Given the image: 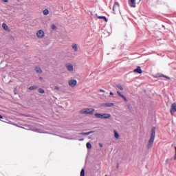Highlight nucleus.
<instances>
[{
	"label": "nucleus",
	"instance_id": "obj_1",
	"mask_svg": "<svg viewBox=\"0 0 176 176\" xmlns=\"http://www.w3.org/2000/svg\"><path fill=\"white\" fill-rule=\"evenodd\" d=\"M155 137H156V128L153 126L151 129V133L150 135V138L148 140V142L147 143V148L148 149H151L152 146H153V142H155Z\"/></svg>",
	"mask_w": 176,
	"mask_h": 176
},
{
	"label": "nucleus",
	"instance_id": "obj_2",
	"mask_svg": "<svg viewBox=\"0 0 176 176\" xmlns=\"http://www.w3.org/2000/svg\"><path fill=\"white\" fill-rule=\"evenodd\" d=\"M95 118L96 119H111L112 116L108 113H95Z\"/></svg>",
	"mask_w": 176,
	"mask_h": 176
},
{
	"label": "nucleus",
	"instance_id": "obj_3",
	"mask_svg": "<svg viewBox=\"0 0 176 176\" xmlns=\"http://www.w3.org/2000/svg\"><path fill=\"white\" fill-rule=\"evenodd\" d=\"M96 109L93 108H85L80 111L81 115H94Z\"/></svg>",
	"mask_w": 176,
	"mask_h": 176
},
{
	"label": "nucleus",
	"instance_id": "obj_4",
	"mask_svg": "<svg viewBox=\"0 0 176 176\" xmlns=\"http://www.w3.org/2000/svg\"><path fill=\"white\" fill-rule=\"evenodd\" d=\"M78 85V80L76 79L72 78L68 80V85L69 87H72L74 89V87H76V85Z\"/></svg>",
	"mask_w": 176,
	"mask_h": 176
},
{
	"label": "nucleus",
	"instance_id": "obj_5",
	"mask_svg": "<svg viewBox=\"0 0 176 176\" xmlns=\"http://www.w3.org/2000/svg\"><path fill=\"white\" fill-rule=\"evenodd\" d=\"M38 39H43L45 38V32L43 30H38L36 33Z\"/></svg>",
	"mask_w": 176,
	"mask_h": 176
},
{
	"label": "nucleus",
	"instance_id": "obj_6",
	"mask_svg": "<svg viewBox=\"0 0 176 176\" xmlns=\"http://www.w3.org/2000/svg\"><path fill=\"white\" fill-rule=\"evenodd\" d=\"M170 112L171 115H174V113H175V112H176V103H173V104H171Z\"/></svg>",
	"mask_w": 176,
	"mask_h": 176
},
{
	"label": "nucleus",
	"instance_id": "obj_7",
	"mask_svg": "<svg viewBox=\"0 0 176 176\" xmlns=\"http://www.w3.org/2000/svg\"><path fill=\"white\" fill-rule=\"evenodd\" d=\"M67 71H69V72H72V71H74V65H72V64L71 63H67L65 65Z\"/></svg>",
	"mask_w": 176,
	"mask_h": 176
},
{
	"label": "nucleus",
	"instance_id": "obj_8",
	"mask_svg": "<svg viewBox=\"0 0 176 176\" xmlns=\"http://www.w3.org/2000/svg\"><path fill=\"white\" fill-rule=\"evenodd\" d=\"M2 28L5 31H7V32H10V28H9V26L5 23H2Z\"/></svg>",
	"mask_w": 176,
	"mask_h": 176
},
{
	"label": "nucleus",
	"instance_id": "obj_9",
	"mask_svg": "<svg viewBox=\"0 0 176 176\" xmlns=\"http://www.w3.org/2000/svg\"><path fill=\"white\" fill-rule=\"evenodd\" d=\"M34 69L37 74H43V70H42V68L39 66H36Z\"/></svg>",
	"mask_w": 176,
	"mask_h": 176
},
{
	"label": "nucleus",
	"instance_id": "obj_10",
	"mask_svg": "<svg viewBox=\"0 0 176 176\" xmlns=\"http://www.w3.org/2000/svg\"><path fill=\"white\" fill-rule=\"evenodd\" d=\"M120 6L119 5V3H115L113 7V12H116V10H119Z\"/></svg>",
	"mask_w": 176,
	"mask_h": 176
},
{
	"label": "nucleus",
	"instance_id": "obj_11",
	"mask_svg": "<svg viewBox=\"0 0 176 176\" xmlns=\"http://www.w3.org/2000/svg\"><path fill=\"white\" fill-rule=\"evenodd\" d=\"M133 72H136V74H142V69H141V67L138 66L133 70Z\"/></svg>",
	"mask_w": 176,
	"mask_h": 176
},
{
	"label": "nucleus",
	"instance_id": "obj_12",
	"mask_svg": "<svg viewBox=\"0 0 176 176\" xmlns=\"http://www.w3.org/2000/svg\"><path fill=\"white\" fill-rule=\"evenodd\" d=\"M118 96H120V97H122V98L124 100V101H125V102H127V98H126V96H123L120 91H118L117 92Z\"/></svg>",
	"mask_w": 176,
	"mask_h": 176
},
{
	"label": "nucleus",
	"instance_id": "obj_13",
	"mask_svg": "<svg viewBox=\"0 0 176 176\" xmlns=\"http://www.w3.org/2000/svg\"><path fill=\"white\" fill-rule=\"evenodd\" d=\"M96 17H98V19L104 20V21H105L106 23L108 22V19H107V17H105V16H98L97 14H96Z\"/></svg>",
	"mask_w": 176,
	"mask_h": 176
},
{
	"label": "nucleus",
	"instance_id": "obj_14",
	"mask_svg": "<svg viewBox=\"0 0 176 176\" xmlns=\"http://www.w3.org/2000/svg\"><path fill=\"white\" fill-rule=\"evenodd\" d=\"M114 133V137L116 140H119V138H120V135H119V133H118V131H116V130L113 131Z\"/></svg>",
	"mask_w": 176,
	"mask_h": 176
},
{
	"label": "nucleus",
	"instance_id": "obj_15",
	"mask_svg": "<svg viewBox=\"0 0 176 176\" xmlns=\"http://www.w3.org/2000/svg\"><path fill=\"white\" fill-rule=\"evenodd\" d=\"M103 107H115V104L113 103H104L102 105Z\"/></svg>",
	"mask_w": 176,
	"mask_h": 176
},
{
	"label": "nucleus",
	"instance_id": "obj_16",
	"mask_svg": "<svg viewBox=\"0 0 176 176\" xmlns=\"http://www.w3.org/2000/svg\"><path fill=\"white\" fill-rule=\"evenodd\" d=\"M72 47L73 50H74V52H78V45L73 44L72 45Z\"/></svg>",
	"mask_w": 176,
	"mask_h": 176
},
{
	"label": "nucleus",
	"instance_id": "obj_17",
	"mask_svg": "<svg viewBox=\"0 0 176 176\" xmlns=\"http://www.w3.org/2000/svg\"><path fill=\"white\" fill-rule=\"evenodd\" d=\"M80 134L81 135H89V134H93V131L85 132V133H80Z\"/></svg>",
	"mask_w": 176,
	"mask_h": 176
},
{
	"label": "nucleus",
	"instance_id": "obj_18",
	"mask_svg": "<svg viewBox=\"0 0 176 176\" xmlns=\"http://www.w3.org/2000/svg\"><path fill=\"white\" fill-rule=\"evenodd\" d=\"M38 93H40V94H45V89H42V88H39L38 89Z\"/></svg>",
	"mask_w": 176,
	"mask_h": 176
},
{
	"label": "nucleus",
	"instance_id": "obj_19",
	"mask_svg": "<svg viewBox=\"0 0 176 176\" xmlns=\"http://www.w3.org/2000/svg\"><path fill=\"white\" fill-rule=\"evenodd\" d=\"M43 13L44 16H47V14H49V10H47V9L44 10Z\"/></svg>",
	"mask_w": 176,
	"mask_h": 176
},
{
	"label": "nucleus",
	"instance_id": "obj_20",
	"mask_svg": "<svg viewBox=\"0 0 176 176\" xmlns=\"http://www.w3.org/2000/svg\"><path fill=\"white\" fill-rule=\"evenodd\" d=\"M86 146L87 149H91V144H90V142H87Z\"/></svg>",
	"mask_w": 176,
	"mask_h": 176
},
{
	"label": "nucleus",
	"instance_id": "obj_21",
	"mask_svg": "<svg viewBox=\"0 0 176 176\" xmlns=\"http://www.w3.org/2000/svg\"><path fill=\"white\" fill-rule=\"evenodd\" d=\"M37 86H31L29 87V90H35V89H37Z\"/></svg>",
	"mask_w": 176,
	"mask_h": 176
},
{
	"label": "nucleus",
	"instance_id": "obj_22",
	"mask_svg": "<svg viewBox=\"0 0 176 176\" xmlns=\"http://www.w3.org/2000/svg\"><path fill=\"white\" fill-rule=\"evenodd\" d=\"M51 28H52V30H57V26H56V25H54V24H52L51 25Z\"/></svg>",
	"mask_w": 176,
	"mask_h": 176
},
{
	"label": "nucleus",
	"instance_id": "obj_23",
	"mask_svg": "<svg viewBox=\"0 0 176 176\" xmlns=\"http://www.w3.org/2000/svg\"><path fill=\"white\" fill-rule=\"evenodd\" d=\"M54 90H56V91H60V87H58V86H55L54 87Z\"/></svg>",
	"mask_w": 176,
	"mask_h": 176
},
{
	"label": "nucleus",
	"instance_id": "obj_24",
	"mask_svg": "<svg viewBox=\"0 0 176 176\" xmlns=\"http://www.w3.org/2000/svg\"><path fill=\"white\" fill-rule=\"evenodd\" d=\"M80 176H85V169L81 170Z\"/></svg>",
	"mask_w": 176,
	"mask_h": 176
},
{
	"label": "nucleus",
	"instance_id": "obj_25",
	"mask_svg": "<svg viewBox=\"0 0 176 176\" xmlns=\"http://www.w3.org/2000/svg\"><path fill=\"white\" fill-rule=\"evenodd\" d=\"M129 3L131 8H133V0H129Z\"/></svg>",
	"mask_w": 176,
	"mask_h": 176
},
{
	"label": "nucleus",
	"instance_id": "obj_26",
	"mask_svg": "<svg viewBox=\"0 0 176 176\" xmlns=\"http://www.w3.org/2000/svg\"><path fill=\"white\" fill-rule=\"evenodd\" d=\"M133 8H135V3L134 2V0H133Z\"/></svg>",
	"mask_w": 176,
	"mask_h": 176
},
{
	"label": "nucleus",
	"instance_id": "obj_27",
	"mask_svg": "<svg viewBox=\"0 0 176 176\" xmlns=\"http://www.w3.org/2000/svg\"><path fill=\"white\" fill-rule=\"evenodd\" d=\"M118 89H120V90H123V87H122V86H118Z\"/></svg>",
	"mask_w": 176,
	"mask_h": 176
},
{
	"label": "nucleus",
	"instance_id": "obj_28",
	"mask_svg": "<svg viewBox=\"0 0 176 176\" xmlns=\"http://www.w3.org/2000/svg\"><path fill=\"white\" fill-rule=\"evenodd\" d=\"M98 145H99L100 148H102V146H103L102 143H99Z\"/></svg>",
	"mask_w": 176,
	"mask_h": 176
},
{
	"label": "nucleus",
	"instance_id": "obj_29",
	"mask_svg": "<svg viewBox=\"0 0 176 176\" xmlns=\"http://www.w3.org/2000/svg\"><path fill=\"white\" fill-rule=\"evenodd\" d=\"M175 155L174 156V160H176V147H175Z\"/></svg>",
	"mask_w": 176,
	"mask_h": 176
},
{
	"label": "nucleus",
	"instance_id": "obj_30",
	"mask_svg": "<svg viewBox=\"0 0 176 176\" xmlns=\"http://www.w3.org/2000/svg\"><path fill=\"white\" fill-rule=\"evenodd\" d=\"M100 91L101 93H105V91L103 90V89H100Z\"/></svg>",
	"mask_w": 176,
	"mask_h": 176
},
{
	"label": "nucleus",
	"instance_id": "obj_31",
	"mask_svg": "<svg viewBox=\"0 0 176 176\" xmlns=\"http://www.w3.org/2000/svg\"><path fill=\"white\" fill-rule=\"evenodd\" d=\"M43 79V77H39L38 80H42Z\"/></svg>",
	"mask_w": 176,
	"mask_h": 176
},
{
	"label": "nucleus",
	"instance_id": "obj_32",
	"mask_svg": "<svg viewBox=\"0 0 176 176\" xmlns=\"http://www.w3.org/2000/svg\"><path fill=\"white\" fill-rule=\"evenodd\" d=\"M110 96H113V93L110 92Z\"/></svg>",
	"mask_w": 176,
	"mask_h": 176
},
{
	"label": "nucleus",
	"instance_id": "obj_33",
	"mask_svg": "<svg viewBox=\"0 0 176 176\" xmlns=\"http://www.w3.org/2000/svg\"><path fill=\"white\" fill-rule=\"evenodd\" d=\"M0 119H3V117L0 115Z\"/></svg>",
	"mask_w": 176,
	"mask_h": 176
},
{
	"label": "nucleus",
	"instance_id": "obj_34",
	"mask_svg": "<svg viewBox=\"0 0 176 176\" xmlns=\"http://www.w3.org/2000/svg\"><path fill=\"white\" fill-rule=\"evenodd\" d=\"M80 141H83V139H80Z\"/></svg>",
	"mask_w": 176,
	"mask_h": 176
},
{
	"label": "nucleus",
	"instance_id": "obj_35",
	"mask_svg": "<svg viewBox=\"0 0 176 176\" xmlns=\"http://www.w3.org/2000/svg\"><path fill=\"white\" fill-rule=\"evenodd\" d=\"M4 1H5V2H8V0H5Z\"/></svg>",
	"mask_w": 176,
	"mask_h": 176
},
{
	"label": "nucleus",
	"instance_id": "obj_36",
	"mask_svg": "<svg viewBox=\"0 0 176 176\" xmlns=\"http://www.w3.org/2000/svg\"><path fill=\"white\" fill-rule=\"evenodd\" d=\"M118 167H119V165L117 166V168H118Z\"/></svg>",
	"mask_w": 176,
	"mask_h": 176
}]
</instances>
